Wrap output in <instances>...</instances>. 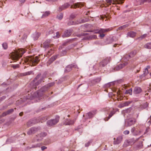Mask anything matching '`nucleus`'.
<instances>
[{
	"mask_svg": "<svg viewBox=\"0 0 151 151\" xmlns=\"http://www.w3.org/2000/svg\"><path fill=\"white\" fill-rule=\"evenodd\" d=\"M14 111V109H11L7 111L4 112L2 114V116H4L7 114H9L12 112Z\"/></svg>",
	"mask_w": 151,
	"mask_h": 151,
	"instance_id": "21",
	"label": "nucleus"
},
{
	"mask_svg": "<svg viewBox=\"0 0 151 151\" xmlns=\"http://www.w3.org/2000/svg\"><path fill=\"white\" fill-rule=\"evenodd\" d=\"M136 54V52L134 51H132L131 52L129 55H126L125 56L124 58H123V59H124V62L117 66L115 67L114 70H118L124 67L125 66L127 65L128 64L127 61H128L130 59V57H133Z\"/></svg>",
	"mask_w": 151,
	"mask_h": 151,
	"instance_id": "1",
	"label": "nucleus"
},
{
	"mask_svg": "<svg viewBox=\"0 0 151 151\" xmlns=\"http://www.w3.org/2000/svg\"><path fill=\"white\" fill-rule=\"evenodd\" d=\"M58 55H55L54 56L52 57H51L49 61L47 62V66L49 65L50 63H52L54 61L55 59L57 58V57L59 56Z\"/></svg>",
	"mask_w": 151,
	"mask_h": 151,
	"instance_id": "15",
	"label": "nucleus"
},
{
	"mask_svg": "<svg viewBox=\"0 0 151 151\" xmlns=\"http://www.w3.org/2000/svg\"><path fill=\"white\" fill-rule=\"evenodd\" d=\"M59 121V118H57L54 119L49 120L47 122V124L50 126H52L57 123Z\"/></svg>",
	"mask_w": 151,
	"mask_h": 151,
	"instance_id": "9",
	"label": "nucleus"
},
{
	"mask_svg": "<svg viewBox=\"0 0 151 151\" xmlns=\"http://www.w3.org/2000/svg\"><path fill=\"white\" fill-rule=\"evenodd\" d=\"M1 99H5V96H3V97H1Z\"/></svg>",
	"mask_w": 151,
	"mask_h": 151,
	"instance_id": "64",
	"label": "nucleus"
},
{
	"mask_svg": "<svg viewBox=\"0 0 151 151\" xmlns=\"http://www.w3.org/2000/svg\"><path fill=\"white\" fill-rule=\"evenodd\" d=\"M71 34V30L70 29L65 30L62 35L63 37H68Z\"/></svg>",
	"mask_w": 151,
	"mask_h": 151,
	"instance_id": "12",
	"label": "nucleus"
},
{
	"mask_svg": "<svg viewBox=\"0 0 151 151\" xmlns=\"http://www.w3.org/2000/svg\"><path fill=\"white\" fill-rule=\"evenodd\" d=\"M12 67L14 69H16V68H19V64H17L16 65H13L12 66Z\"/></svg>",
	"mask_w": 151,
	"mask_h": 151,
	"instance_id": "44",
	"label": "nucleus"
},
{
	"mask_svg": "<svg viewBox=\"0 0 151 151\" xmlns=\"http://www.w3.org/2000/svg\"><path fill=\"white\" fill-rule=\"evenodd\" d=\"M32 71H28L24 73L25 75H29L32 74Z\"/></svg>",
	"mask_w": 151,
	"mask_h": 151,
	"instance_id": "45",
	"label": "nucleus"
},
{
	"mask_svg": "<svg viewBox=\"0 0 151 151\" xmlns=\"http://www.w3.org/2000/svg\"><path fill=\"white\" fill-rule=\"evenodd\" d=\"M49 34H51L53 33V31L52 29L50 30H49L48 32Z\"/></svg>",
	"mask_w": 151,
	"mask_h": 151,
	"instance_id": "56",
	"label": "nucleus"
},
{
	"mask_svg": "<svg viewBox=\"0 0 151 151\" xmlns=\"http://www.w3.org/2000/svg\"><path fill=\"white\" fill-rule=\"evenodd\" d=\"M122 136L118 137L116 140L114 141V144H118L120 143L122 141Z\"/></svg>",
	"mask_w": 151,
	"mask_h": 151,
	"instance_id": "19",
	"label": "nucleus"
},
{
	"mask_svg": "<svg viewBox=\"0 0 151 151\" xmlns=\"http://www.w3.org/2000/svg\"><path fill=\"white\" fill-rule=\"evenodd\" d=\"M2 46L3 48L6 49L7 48V45L6 43H4L2 45Z\"/></svg>",
	"mask_w": 151,
	"mask_h": 151,
	"instance_id": "40",
	"label": "nucleus"
},
{
	"mask_svg": "<svg viewBox=\"0 0 151 151\" xmlns=\"http://www.w3.org/2000/svg\"><path fill=\"white\" fill-rule=\"evenodd\" d=\"M142 91V90L140 87H135L134 90V93L135 94L140 93Z\"/></svg>",
	"mask_w": 151,
	"mask_h": 151,
	"instance_id": "22",
	"label": "nucleus"
},
{
	"mask_svg": "<svg viewBox=\"0 0 151 151\" xmlns=\"http://www.w3.org/2000/svg\"><path fill=\"white\" fill-rule=\"evenodd\" d=\"M106 3L108 5L112 4H121L124 2V0H106Z\"/></svg>",
	"mask_w": 151,
	"mask_h": 151,
	"instance_id": "7",
	"label": "nucleus"
},
{
	"mask_svg": "<svg viewBox=\"0 0 151 151\" xmlns=\"http://www.w3.org/2000/svg\"><path fill=\"white\" fill-rule=\"evenodd\" d=\"M76 67H77V66L75 65H69L66 67L65 72H69L71 70L72 68L74 67L76 68Z\"/></svg>",
	"mask_w": 151,
	"mask_h": 151,
	"instance_id": "17",
	"label": "nucleus"
},
{
	"mask_svg": "<svg viewBox=\"0 0 151 151\" xmlns=\"http://www.w3.org/2000/svg\"><path fill=\"white\" fill-rule=\"evenodd\" d=\"M74 121L73 120H70L69 119H68L66 120L65 122V124L67 125H71L73 124L74 123Z\"/></svg>",
	"mask_w": 151,
	"mask_h": 151,
	"instance_id": "23",
	"label": "nucleus"
},
{
	"mask_svg": "<svg viewBox=\"0 0 151 151\" xmlns=\"http://www.w3.org/2000/svg\"><path fill=\"white\" fill-rule=\"evenodd\" d=\"M40 61L38 56L33 57L32 56L29 57L28 59V62L30 65L35 66L38 64Z\"/></svg>",
	"mask_w": 151,
	"mask_h": 151,
	"instance_id": "3",
	"label": "nucleus"
},
{
	"mask_svg": "<svg viewBox=\"0 0 151 151\" xmlns=\"http://www.w3.org/2000/svg\"><path fill=\"white\" fill-rule=\"evenodd\" d=\"M48 89L46 86L42 87L37 92H35L33 96L36 97H39L42 94V92H44L47 91Z\"/></svg>",
	"mask_w": 151,
	"mask_h": 151,
	"instance_id": "4",
	"label": "nucleus"
},
{
	"mask_svg": "<svg viewBox=\"0 0 151 151\" xmlns=\"http://www.w3.org/2000/svg\"><path fill=\"white\" fill-rule=\"evenodd\" d=\"M78 24V23L73 21H70L68 23V25H71Z\"/></svg>",
	"mask_w": 151,
	"mask_h": 151,
	"instance_id": "26",
	"label": "nucleus"
},
{
	"mask_svg": "<svg viewBox=\"0 0 151 151\" xmlns=\"http://www.w3.org/2000/svg\"><path fill=\"white\" fill-rule=\"evenodd\" d=\"M74 1H75V0H71L70 1V3H73L74 2Z\"/></svg>",
	"mask_w": 151,
	"mask_h": 151,
	"instance_id": "63",
	"label": "nucleus"
},
{
	"mask_svg": "<svg viewBox=\"0 0 151 151\" xmlns=\"http://www.w3.org/2000/svg\"><path fill=\"white\" fill-rule=\"evenodd\" d=\"M109 61V59L107 58L103 60L100 63V65L104 67L106 65Z\"/></svg>",
	"mask_w": 151,
	"mask_h": 151,
	"instance_id": "14",
	"label": "nucleus"
},
{
	"mask_svg": "<svg viewBox=\"0 0 151 151\" xmlns=\"http://www.w3.org/2000/svg\"><path fill=\"white\" fill-rule=\"evenodd\" d=\"M97 36L96 35H92L91 36H89V37H83V38H97Z\"/></svg>",
	"mask_w": 151,
	"mask_h": 151,
	"instance_id": "41",
	"label": "nucleus"
},
{
	"mask_svg": "<svg viewBox=\"0 0 151 151\" xmlns=\"http://www.w3.org/2000/svg\"><path fill=\"white\" fill-rule=\"evenodd\" d=\"M41 75V74H38L35 79V81H36L37 79H39Z\"/></svg>",
	"mask_w": 151,
	"mask_h": 151,
	"instance_id": "46",
	"label": "nucleus"
},
{
	"mask_svg": "<svg viewBox=\"0 0 151 151\" xmlns=\"http://www.w3.org/2000/svg\"><path fill=\"white\" fill-rule=\"evenodd\" d=\"M25 52L24 49L20 48L11 53L10 56L11 58L13 60H17L22 57Z\"/></svg>",
	"mask_w": 151,
	"mask_h": 151,
	"instance_id": "2",
	"label": "nucleus"
},
{
	"mask_svg": "<svg viewBox=\"0 0 151 151\" xmlns=\"http://www.w3.org/2000/svg\"><path fill=\"white\" fill-rule=\"evenodd\" d=\"M54 83H49L47 85H46V86H47V88H48L51 86H53L54 85Z\"/></svg>",
	"mask_w": 151,
	"mask_h": 151,
	"instance_id": "36",
	"label": "nucleus"
},
{
	"mask_svg": "<svg viewBox=\"0 0 151 151\" xmlns=\"http://www.w3.org/2000/svg\"><path fill=\"white\" fill-rule=\"evenodd\" d=\"M136 35V33L133 31H130L128 32L127 34V37H135Z\"/></svg>",
	"mask_w": 151,
	"mask_h": 151,
	"instance_id": "16",
	"label": "nucleus"
},
{
	"mask_svg": "<svg viewBox=\"0 0 151 151\" xmlns=\"http://www.w3.org/2000/svg\"><path fill=\"white\" fill-rule=\"evenodd\" d=\"M123 97L122 96L120 95L119 96H118V97L117 98V99L118 101L121 100L123 99Z\"/></svg>",
	"mask_w": 151,
	"mask_h": 151,
	"instance_id": "43",
	"label": "nucleus"
},
{
	"mask_svg": "<svg viewBox=\"0 0 151 151\" xmlns=\"http://www.w3.org/2000/svg\"><path fill=\"white\" fill-rule=\"evenodd\" d=\"M128 25H124L122 26H121L120 27H119L118 29L119 30H121L122 29H123L125 28L126 27H127Z\"/></svg>",
	"mask_w": 151,
	"mask_h": 151,
	"instance_id": "33",
	"label": "nucleus"
},
{
	"mask_svg": "<svg viewBox=\"0 0 151 151\" xmlns=\"http://www.w3.org/2000/svg\"><path fill=\"white\" fill-rule=\"evenodd\" d=\"M63 14L60 13L57 16V18L59 20H61L63 18Z\"/></svg>",
	"mask_w": 151,
	"mask_h": 151,
	"instance_id": "32",
	"label": "nucleus"
},
{
	"mask_svg": "<svg viewBox=\"0 0 151 151\" xmlns=\"http://www.w3.org/2000/svg\"><path fill=\"white\" fill-rule=\"evenodd\" d=\"M88 35V33L86 32H85L83 33H81V34H78L77 35V36L78 37H80L81 36H85Z\"/></svg>",
	"mask_w": 151,
	"mask_h": 151,
	"instance_id": "29",
	"label": "nucleus"
},
{
	"mask_svg": "<svg viewBox=\"0 0 151 151\" xmlns=\"http://www.w3.org/2000/svg\"><path fill=\"white\" fill-rule=\"evenodd\" d=\"M50 14V11H46L43 13L41 17L42 18H44L48 16Z\"/></svg>",
	"mask_w": 151,
	"mask_h": 151,
	"instance_id": "24",
	"label": "nucleus"
},
{
	"mask_svg": "<svg viewBox=\"0 0 151 151\" xmlns=\"http://www.w3.org/2000/svg\"><path fill=\"white\" fill-rule=\"evenodd\" d=\"M76 14H72L70 15V19H73L75 18L76 17Z\"/></svg>",
	"mask_w": 151,
	"mask_h": 151,
	"instance_id": "34",
	"label": "nucleus"
},
{
	"mask_svg": "<svg viewBox=\"0 0 151 151\" xmlns=\"http://www.w3.org/2000/svg\"><path fill=\"white\" fill-rule=\"evenodd\" d=\"M145 48L147 49H151V43H147L144 45Z\"/></svg>",
	"mask_w": 151,
	"mask_h": 151,
	"instance_id": "30",
	"label": "nucleus"
},
{
	"mask_svg": "<svg viewBox=\"0 0 151 151\" xmlns=\"http://www.w3.org/2000/svg\"><path fill=\"white\" fill-rule=\"evenodd\" d=\"M23 114V112H21L19 114V115L20 116H22Z\"/></svg>",
	"mask_w": 151,
	"mask_h": 151,
	"instance_id": "60",
	"label": "nucleus"
},
{
	"mask_svg": "<svg viewBox=\"0 0 151 151\" xmlns=\"http://www.w3.org/2000/svg\"><path fill=\"white\" fill-rule=\"evenodd\" d=\"M21 2L23 3L25 1V0H19Z\"/></svg>",
	"mask_w": 151,
	"mask_h": 151,
	"instance_id": "62",
	"label": "nucleus"
},
{
	"mask_svg": "<svg viewBox=\"0 0 151 151\" xmlns=\"http://www.w3.org/2000/svg\"><path fill=\"white\" fill-rule=\"evenodd\" d=\"M124 106H125V102L120 104L118 106V107L119 108H122Z\"/></svg>",
	"mask_w": 151,
	"mask_h": 151,
	"instance_id": "39",
	"label": "nucleus"
},
{
	"mask_svg": "<svg viewBox=\"0 0 151 151\" xmlns=\"http://www.w3.org/2000/svg\"><path fill=\"white\" fill-rule=\"evenodd\" d=\"M129 132L128 130H126L124 132V134L125 135L128 134H129Z\"/></svg>",
	"mask_w": 151,
	"mask_h": 151,
	"instance_id": "50",
	"label": "nucleus"
},
{
	"mask_svg": "<svg viewBox=\"0 0 151 151\" xmlns=\"http://www.w3.org/2000/svg\"><path fill=\"white\" fill-rule=\"evenodd\" d=\"M70 5L68 3H66L59 7L60 11H61L67 8Z\"/></svg>",
	"mask_w": 151,
	"mask_h": 151,
	"instance_id": "13",
	"label": "nucleus"
},
{
	"mask_svg": "<svg viewBox=\"0 0 151 151\" xmlns=\"http://www.w3.org/2000/svg\"><path fill=\"white\" fill-rule=\"evenodd\" d=\"M39 129L38 128L33 127L31 128L27 132L28 134L30 135L32 134H34L38 131Z\"/></svg>",
	"mask_w": 151,
	"mask_h": 151,
	"instance_id": "11",
	"label": "nucleus"
},
{
	"mask_svg": "<svg viewBox=\"0 0 151 151\" xmlns=\"http://www.w3.org/2000/svg\"><path fill=\"white\" fill-rule=\"evenodd\" d=\"M136 140V142L139 140V144L137 145V146L138 147H139V148H142V147L143 145H142L143 139H142L140 138H139L138 139H136V140Z\"/></svg>",
	"mask_w": 151,
	"mask_h": 151,
	"instance_id": "18",
	"label": "nucleus"
},
{
	"mask_svg": "<svg viewBox=\"0 0 151 151\" xmlns=\"http://www.w3.org/2000/svg\"><path fill=\"white\" fill-rule=\"evenodd\" d=\"M148 73V70L147 68H146L144 71L143 74L142 75V77L144 76Z\"/></svg>",
	"mask_w": 151,
	"mask_h": 151,
	"instance_id": "28",
	"label": "nucleus"
},
{
	"mask_svg": "<svg viewBox=\"0 0 151 151\" xmlns=\"http://www.w3.org/2000/svg\"><path fill=\"white\" fill-rule=\"evenodd\" d=\"M46 135V134L45 132H42L41 133V134L40 135L38 134V135H37V137H41V136L42 137H44Z\"/></svg>",
	"mask_w": 151,
	"mask_h": 151,
	"instance_id": "35",
	"label": "nucleus"
},
{
	"mask_svg": "<svg viewBox=\"0 0 151 151\" xmlns=\"http://www.w3.org/2000/svg\"><path fill=\"white\" fill-rule=\"evenodd\" d=\"M42 81V79L41 78H40V79L38 81H37V82H36L35 83V86L34 87V88H36L37 87L36 86H37L40 83H41Z\"/></svg>",
	"mask_w": 151,
	"mask_h": 151,
	"instance_id": "31",
	"label": "nucleus"
},
{
	"mask_svg": "<svg viewBox=\"0 0 151 151\" xmlns=\"http://www.w3.org/2000/svg\"><path fill=\"white\" fill-rule=\"evenodd\" d=\"M110 30V29L109 28L107 29H101L99 30H96V31L95 32V33H98V37H103L105 36V34H103V33L108 32Z\"/></svg>",
	"mask_w": 151,
	"mask_h": 151,
	"instance_id": "5",
	"label": "nucleus"
},
{
	"mask_svg": "<svg viewBox=\"0 0 151 151\" xmlns=\"http://www.w3.org/2000/svg\"><path fill=\"white\" fill-rule=\"evenodd\" d=\"M136 119L134 118L131 117L128 119H127V122L128 126H130L136 123Z\"/></svg>",
	"mask_w": 151,
	"mask_h": 151,
	"instance_id": "10",
	"label": "nucleus"
},
{
	"mask_svg": "<svg viewBox=\"0 0 151 151\" xmlns=\"http://www.w3.org/2000/svg\"><path fill=\"white\" fill-rule=\"evenodd\" d=\"M36 37L38 38L40 36V33H36Z\"/></svg>",
	"mask_w": 151,
	"mask_h": 151,
	"instance_id": "53",
	"label": "nucleus"
},
{
	"mask_svg": "<svg viewBox=\"0 0 151 151\" xmlns=\"http://www.w3.org/2000/svg\"><path fill=\"white\" fill-rule=\"evenodd\" d=\"M148 104L146 102L142 105V106L143 109H145L148 106Z\"/></svg>",
	"mask_w": 151,
	"mask_h": 151,
	"instance_id": "37",
	"label": "nucleus"
},
{
	"mask_svg": "<svg viewBox=\"0 0 151 151\" xmlns=\"http://www.w3.org/2000/svg\"><path fill=\"white\" fill-rule=\"evenodd\" d=\"M131 101H127L125 102V106H128L131 103Z\"/></svg>",
	"mask_w": 151,
	"mask_h": 151,
	"instance_id": "48",
	"label": "nucleus"
},
{
	"mask_svg": "<svg viewBox=\"0 0 151 151\" xmlns=\"http://www.w3.org/2000/svg\"><path fill=\"white\" fill-rule=\"evenodd\" d=\"M82 6L83 5L81 3H77L74 4L73 5H72L71 6V8H76L77 7H81V6Z\"/></svg>",
	"mask_w": 151,
	"mask_h": 151,
	"instance_id": "20",
	"label": "nucleus"
},
{
	"mask_svg": "<svg viewBox=\"0 0 151 151\" xmlns=\"http://www.w3.org/2000/svg\"><path fill=\"white\" fill-rule=\"evenodd\" d=\"M56 36L57 38H59L60 37V35L59 34V33L58 32H56Z\"/></svg>",
	"mask_w": 151,
	"mask_h": 151,
	"instance_id": "49",
	"label": "nucleus"
},
{
	"mask_svg": "<svg viewBox=\"0 0 151 151\" xmlns=\"http://www.w3.org/2000/svg\"><path fill=\"white\" fill-rule=\"evenodd\" d=\"M135 131V129L134 128H132L131 130V132H132L133 133L134 135H137V134H135L134 133Z\"/></svg>",
	"mask_w": 151,
	"mask_h": 151,
	"instance_id": "47",
	"label": "nucleus"
},
{
	"mask_svg": "<svg viewBox=\"0 0 151 151\" xmlns=\"http://www.w3.org/2000/svg\"><path fill=\"white\" fill-rule=\"evenodd\" d=\"M96 114V112L94 111L89 112L88 113V117L89 118H91L95 114Z\"/></svg>",
	"mask_w": 151,
	"mask_h": 151,
	"instance_id": "25",
	"label": "nucleus"
},
{
	"mask_svg": "<svg viewBox=\"0 0 151 151\" xmlns=\"http://www.w3.org/2000/svg\"><path fill=\"white\" fill-rule=\"evenodd\" d=\"M136 142V140L134 138L130 139L125 140L124 142L123 146L126 147L130 145H133Z\"/></svg>",
	"mask_w": 151,
	"mask_h": 151,
	"instance_id": "6",
	"label": "nucleus"
},
{
	"mask_svg": "<svg viewBox=\"0 0 151 151\" xmlns=\"http://www.w3.org/2000/svg\"><path fill=\"white\" fill-rule=\"evenodd\" d=\"M41 150H43L47 148V147L45 146H42L41 147Z\"/></svg>",
	"mask_w": 151,
	"mask_h": 151,
	"instance_id": "54",
	"label": "nucleus"
},
{
	"mask_svg": "<svg viewBox=\"0 0 151 151\" xmlns=\"http://www.w3.org/2000/svg\"><path fill=\"white\" fill-rule=\"evenodd\" d=\"M141 3L142 4L146 2H150L151 1L150 0H141Z\"/></svg>",
	"mask_w": 151,
	"mask_h": 151,
	"instance_id": "42",
	"label": "nucleus"
},
{
	"mask_svg": "<svg viewBox=\"0 0 151 151\" xmlns=\"http://www.w3.org/2000/svg\"><path fill=\"white\" fill-rule=\"evenodd\" d=\"M30 123V122H28L27 123V126H29L30 125H29V124Z\"/></svg>",
	"mask_w": 151,
	"mask_h": 151,
	"instance_id": "61",
	"label": "nucleus"
},
{
	"mask_svg": "<svg viewBox=\"0 0 151 151\" xmlns=\"http://www.w3.org/2000/svg\"><path fill=\"white\" fill-rule=\"evenodd\" d=\"M57 0H46L47 1H49V2H54L55 1H57Z\"/></svg>",
	"mask_w": 151,
	"mask_h": 151,
	"instance_id": "55",
	"label": "nucleus"
},
{
	"mask_svg": "<svg viewBox=\"0 0 151 151\" xmlns=\"http://www.w3.org/2000/svg\"><path fill=\"white\" fill-rule=\"evenodd\" d=\"M78 23H84L85 22H86V21L84 19H82L81 20V22H79L77 21Z\"/></svg>",
	"mask_w": 151,
	"mask_h": 151,
	"instance_id": "52",
	"label": "nucleus"
},
{
	"mask_svg": "<svg viewBox=\"0 0 151 151\" xmlns=\"http://www.w3.org/2000/svg\"><path fill=\"white\" fill-rule=\"evenodd\" d=\"M147 37H148V36H147V34H145L142 35L141 37L140 38H145Z\"/></svg>",
	"mask_w": 151,
	"mask_h": 151,
	"instance_id": "51",
	"label": "nucleus"
},
{
	"mask_svg": "<svg viewBox=\"0 0 151 151\" xmlns=\"http://www.w3.org/2000/svg\"><path fill=\"white\" fill-rule=\"evenodd\" d=\"M53 53V51L52 50V49H51L50 50L48 51L47 54L49 55H51Z\"/></svg>",
	"mask_w": 151,
	"mask_h": 151,
	"instance_id": "38",
	"label": "nucleus"
},
{
	"mask_svg": "<svg viewBox=\"0 0 151 151\" xmlns=\"http://www.w3.org/2000/svg\"><path fill=\"white\" fill-rule=\"evenodd\" d=\"M149 128H147L146 129V131H145V133H147V132H148L149 131Z\"/></svg>",
	"mask_w": 151,
	"mask_h": 151,
	"instance_id": "57",
	"label": "nucleus"
},
{
	"mask_svg": "<svg viewBox=\"0 0 151 151\" xmlns=\"http://www.w3.org/2000/svg\"><path fill=\"white\" fill-rule=\"evenodd\" d=\"M89 142H88L87 144H86L85 145V146L86 147H88L89 145Z\"/></svg>",
	"mask_w": 151,
	"mask_h": 151,
	"instance_id": "59",
	"label": "nucleus"
},
{
	"mask_svg": "<svg viewBox=\"0 0 151 151\" xmlns=\"http://www.w3.org/2000/svg\"><path fill=\"white\" fill-rule=\"evenodd\" d=\"M149 86H150L149 89H148V90H149L148 91H149V92L150 91V90H151V83L150 84Z\"/></svg>",
	"mask_w": 151,
	"mask_h": 151,
	"instance_id": "58",
	"label": "nucleus"
},
{
	"mask_svg": "<svg viewBox=\"0 0 151 151\" xmlns=\"http://www.w3.org/2000/svg\"><path fill=\"white\" fill-rule=\"evenodd\" d=\"M132 88H130L129 90H127L125 92L126 94H129L130 95H131L132 94Z\"/></svg>",
	"mask_w": 151,
	"mask_h": 151,
	"instance_id": "27",
	"label": "nucleus"
},
{
	"mask_svg": "<svg viewBox=\"0 0 151 151\" xmlns=\"http://www.w3.org/2000/svg\"><path fill=\"white\" fill-rule=\"evenodd\" d=\"M104 110L106 112H108L110 111H111L109 116L107 118H106L104 119L105 121H107L114 115V114L115 112L113 109V110L111 111V109H110L109 107L104 108Z\"/></svg>",
	"mask_w": 151,
	"mask_h": 151,
	"instance_id": "8",
	"label": "nucleus"
}]
</instances>
